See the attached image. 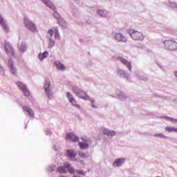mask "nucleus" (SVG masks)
Returning a JSON list of instances; mask_svg holds the SVG:
<instances>
[{"label":"nucleus","mask_w":177,"mask_h":177,"mask_svg":"<svg viewBox=\"0 0 177 177\" xmlns=\"http://www.w3.org/2000/svg\"><path fill=\"white\" fill-rule=\"evenodd\" d=\"M56 42L53 40H50L49 46L50 48H53V46L55 45Z\"/></svg>","instance_id":"cd10ccee"},{"label":"nucleus","mask_w":177,"mask_h":177,"mask_svg":"<svg viewBox=\"0 0 177 177\" xmlns=\"http://www.w3.org/2000/svg\"><path fill=\"white\" fill-rule=\"evenodd\" d=\"M28 113L29 115H30V117H34V111H32V109H30Z\"/></svg>","instance_id":"7c9ffc66"},{"label":"nucleus","mask_w":177,"mask_h":177,"mask_svg":"<svg viewBox=\"0 0 177 177\" xmlns=\"http://www.w3.org/2000/svg\"><path fill=\"white\" fill-rule=\"evenodd\" d=\"M83 142H79V147L82 150H85L86 149H88L89 147V143H91V141L89 140H86V138L82 137L81 138Z\"/></svg>","instance_id":"1a4fd4ad"},{"label":"nucleus","mask_w":177,"mask_h":177,"mask_svg":"<svg viewBox=\"0 0 177 177\" xmlns=\"http://www.w3.org/2000/svg\"><path fill=\"white\" fill-rule=\"evenodd\" d=\"M75 172H77V174L79 175H85V172H84L82 170H76Z\"/></svg>","instance_id":"c85d7f7f"},{"label":"nucleus","mask_w":177,"mask_h":177,"mask_svg":"<svg viewBox=\"0 0 177 177\" xmlns=\"http://www.w3.org/2000/svg\"><path fill=\"white\" fill-rule=\"evenodd\" d=\"M66 168L70 174H75V170L68 163H66Z\"/></svg>","instance_id":"393cba45"},{"label":"nucleus","mask_w":177,"mask_h":177,"mask_svg":"<svg viewBox=\"0 0 177 177\" xmlns=\"http://www.w3.org/2000/svg\"><path fill=\"white\" fill-rule=\"evenodd\" d=\"M154 136H155V138H167L164 134H162V133H158V134H155L154 135Z\"/></svg>","instance_id":"a878e982"},{"label":"nucleus","mask_w":177,"mask_h":177,"mask_svg":"<svg viewBox=\"0 0 177 177\" xmlns=\"http://www.w3.org/2000/svg\"><path fill=\"white\" fill-rule=\"evenodd\" d=\"M164 44L169 50H176L177 49V42L174 40H165Z\"/></svg>","instance_id":"20e7f679"},{"label":"nucleus","mask_w":177,"mask_h":177,"mask_svg":"<svg viewBox=\"0 0 177 177\" xmlns=\"http://www.w3.org/2000/svg\"><path fill=\"white\" fill-rule=\"evenodd\" d=\"M8 66L10 68V73H12V74H13L14 75H16V74H17V70L15 68L13 65V61L9 60Z\"/></svg>","instance_id":"4468645a"},{"label":"nucleus","mask_w":177,"mask_h":177,"mask_svg":"<svg viewBox=\"0 0 177 177\" xmlns=\"http://www.w3.org/2000/svg\"><path fill=\"white\" fill-rule=\"evenodd\" d=\"M129 34L134 41H143V39H145L143 33L139 31H130Z\"/></svg>","instance_id":"7ed1b4c3"},{"label":"nucleus","mask_w":177,"mask_h":177,"mask_svg":"<svg viewBox=\"0 0 177 177\" xmlns=\"http://www.w3.org/2000/svg\"><path fill=\"white\" fill-rule=\"evenodd\" d=\"M57 172L59 174H66L67 172V167H66V164L64 166H61L57 169Z\"/></svg>","instance_id":"aec40b11"},{"label":"nucleus","mask_w":177,"mask_h":177,"mask_svg":"<svg viewBox=\"0 0 177 177\" xmlns=\"http://www.w3.org/2000/svg\"><path fill=\"white\" fill-rule=\"evenodd\" d=\"M91 103H93V102H95V100H91Z\"/></svg>","instance_id":"f704fd0d"},{"label":"nucleus","mask_w":177,"mask_h":177,"mask_svg":"<svg viewBox=\"0 0 177 177\" xmlns=\"http://www.w3.org/2000/svg\"><path fill=\"white\" fill-rule=\"evenodd\" d=\"M66 97L70 103L72 104V106L78 109H81V106L79 105L77 100H75V98H74V96H73V95H71L70 92L66 93Z\"/></svg>","instance_id":"423d86ee"},{"label":"nucleus","mask_w":177,"mask_h":177,"mask_svg":"<svg viewBox=\"0 0 177 177\" xmlns=\"http://www.w3.org/2000/svg\"><path fill=\"white\" fill-rule=\"evenodd\" d=\"M19 49L21 52H26V50H27V46H26V43H20L19 44Z\"/></svg>","instance_id":"4be33fe9"},{"label":"nucleus","mask_w":177,"mask_h":177,"mask_svg":"<svg viewBox=\"0 0 177 177\" xmlns=\"http://www.w3.org/2000/svg\"><path fill=\"white\" fill-rule=\"evenodd\" d=\"M48 34H49L50 37H53V34H55V39H60V34L59 33V28L57 27L48 30Z\"/></svg>","instance_id":"9d476101"},{"label":"nucleus","mask_w":177,"mask_h":177,"mask_svg":"<svg viewBox=\"0 0 177 177\" xmlns=\"http://www.w3.org/2000/svg\"><path fill=\"white\" fill-rule=\"evenodd\" d=\"M174 75H175L176 77H177V71H176V72L174 73Z\"/></svg>","instance_id":"72a5a7b5"},{"label":"nucleus","mask_w":177,"mask_h":177,"mask_svg":"<svg viewBox=\"0 0 177 177\" xmlns=\"http://www.w3.org/2000/svg\"><path fill=\"white\" fill-rule=\"evenodd\" d=\"M92 107H95V106L93 105V104H92Z\"/></svg>","instance_id":"c9c22d12"},{"label":"nucleus","mask_w":177,"mask_h":177,"mask_svg":"<svg viewBox=\"0 0 177 177\" xmlns=\"http://www.w3.org/2000/svg\"><path fill=\"white\" fill-rule=\"evenodd\" d=\"M102 133L104 135H106L107 136H115V132L113 131H110L107 129H104L102 130Z\"/></svg>","instance_id":"f3484780"},{"label":"nucleus","mask_w":177,"mask_h":177,"mask_svg":"<svg viewBox=\"0 0 177 177\" xmlns=\"http://www.w3.org/2000/svg\"><path fill=\"white\" fill-rule=\"evenodd\" d=\"M17 85L18 86V88L22 91L24 96H30V91H28V89L27 88V86H26V84H23L21 82H17Z\"/></svg>","instance_id":"0eeeda50"},{"label":"nucleus","mask_w":177,"mask_h":177,"mask_svg":"<svg viewBox=\"0 0 177 177\" xmlns=\"http://www.w3.org/2000/svg\"><path fill=\"white\" fill-rule=\"evenodd\" d=\"M124 162V159L118 158L114 161L113 166V167H121Z\"/></svg>","instance_id":"a211bd4d"},{"label":"nucleus","mask_w":177,"mask_h":177,"mask_svg":"<svg viewBox=\"0 0 177 177\" xmlns=\"http://www.w3.org/2000/svg\"><path fill=\"white\" fill-rule=\"evenodd\" d=\"M57 15H58L57 12H55V13H54V16H55V17L57 16Z\"/></svg>","instance_id":"473e14b6"},{"label":"nucleus","mask_w":177,"mask_h":177,"mask_svg":"<svg viewBox=\"0 0 177 177\" xmlns=\"http://www.w3.org/2000/svg\"><path fill=\"white\" fill-rule=\"evenodd\" d=\"M0 24L1 27H3L4 31L6 32H9V27L8 26V24H6V22L2 19V17L0 16Z\"/></svg>","instance_id":"2eb2a0df"},{"label":"nucleus","mask_w":177,"mask_h":177,"mask_svg":"<svg viewBox=\"0 0 177 177\" xmlns=\"http://www.w3.org/2000/svg\"><path fill=\"white\" fill-rule=\"evenodd\" d=\"M118 60H120L121 62V63H122V64H124V66H127V68H129V71H131L132 65L131 64L129 61L127 60L126 59H124L122 57H120L118 58Z\"/></svg>","instance_id":"f8f14e48"},{"label":"nucleus","mask_w":177,"mask_h":177,"mask_svg":"<svg viewBox=\"0 0 177 177\" xmlns=\"http://www.w3.org/2000/svg\"><path fill=\"white\" fill-rule=\"evenodd\" d=\"M23 110L24 111H27V113H28L31 109H30L28 106H24Z\"/></svg>","instance_id":"c756f323"},{"label":"nucleus","mask_w":177,"mask_h":177,"mask_svg":"<svg viewBox=\"0 0 177 177\" xmlns=\"http://www.w3.org/2000/svg\"><path fill=\"white\" fill-rule=\"evenodd\" d=\"M72 91L74 93H75L77 97L80 99H83V100H89V96L85 93L84 91L78 88V87H73Z\"/></svg>","instance_id":"f257e3e1"},{"label":"nucleus","mask_w":177,"mask_h":177,"mask_svg":"<svg viewBox=\"0 0 177 177\" xmlns=\"http://www.w3.org/2000/svg\"><path fill=\"white\" fill-rule=\"evenodd\" d=\"M25 26L28 30H30L32 32H38V30L37 29V26L33 24L32 21H30L28 19H24Z\"/></svg>","instance_id":"f03ea898"},{"label":"nucleus","mask_w":177,"mask_h":177,"mask_svg":"<svg viewBox=\"0 0 177 177\" xmlns=\"http://www.w3.org/2000/svg\"><path fill=\"white\" fill-rule=\"evenodd\" d=\"M4 48L8 56H15V50L9 42L5 43Z\"/></svg>","instance_id":"6e6552de"},{"label":"nucleus","mask_w":177,"mask_h":177,"mask_svg":"<svg viewBox=\"0 0 177 177\" xmlns=\"http://www.w3.org/2000/svg\"><path fill=\"white\" fill-rule=\"evenodd\" d=\"M43 1L47 6H48V8H50V9H55V6L53 5V3H52V2H50V1L43 0Z\"/></svg>","instance_id":"b1692460"},{"label":"nucleus","mask_w":177,"mask_h":177,"mask_svg":"<svg viewBox=\"0 0 177 177\" xmlns=\"http://www.w3.org/2000/svg\"><path fill=\"white\" fill-rule=\"evenodd\" d=\"M67 154H68V157H69L70 158H74V157L77 156V153L75 152V150L68 149Z\"/></svg>","instance_id":"412c9836"},{"label":"nucleus","mask_w":177,"mask_h":177,"mask_svg":"<svg viewBox=\"0 0 177 177\" xmlns=\"http://www.w3.org/2000/svg\"><path fill=\"white\" fill-rule=\"evenodd\" d=\"M103 13H104V12H103L102 10H100V11H99V14H100L102 17H104V16H106V15H103Z\"/></svg>","instance_id":"2f4dec72"},{"label":"nucleus","mask_w":177,"mask_h":177,"mask_svg":"<svg viewBox=\"0 0 177 177\" xmlns=\"http://www.w3.org/2000/svg\"><path fill=\"white\" fill-rule=\"evenodd\" d=\"M166 132H175L176 133H177V128L176 127H167L165 128Z\"/></svg>","instance_id":"5701e85b"},{"label":"nucleus","mask_w":177,"mask_h":177,"mask_svg":"<svg viewBox=\"0 0 177 177\" xmlns=\"http://www.w3.org/2000/svg\"><path fill=\"white\" fill-rule=\"evenodd\" d=\"M55 66L58 70H62V71H64V70H66V66H64V64H62L60 61H56L55 62Z\"/></svg>","instance_id":"dca6fc26"},{"label":"nucleus","mask_w":177,"mask_h":177,"mask_svg":"<svg viewBox=\"0 0 177 177\" xmlns=\"http://www.w3.org/2000/svg\"><path fill=\"white\" fill-rule=\"evenodd\" d=\"M115 39L119 42H127V37L121 33H115Z\"/></svg>","instance_id":"ddd939ff"},{"label":"nucleus","mask_w":177,"mask_h":177,"mask_svg":"<svg viewBox=\"0 0 177 177\" xmlns=\"http://www.w3.org/2000/svg\"><path fill=\"white\" fill-rule=\"evenodd\" d=\"M78 155L80 157H81V158H86V154L84 153V152H80Z\"/></svg>","instance_id":"bb28decb"},{"label":"nucleus","mask_w":177,"mask_h":177,"mask_svg":"<svg viewBox=\"0 0 177 177\" xmlns=\"http://www.w3.org/2000/svg\"><path fill=\"white\" fill-rule=\"evenodd\" d=\"M66 140H70L71 142H79L80 138L78 136H75L73 133H69L66 135Z\"/></svg>","instance_id":"9b49d317"},{"label":"nucleus","mask_w":177,"mask_h":177,"mask_svg":"<svg viewBox=\"0 0 177 177\" xmlns=\"http://www.w3.org/2000/svg\"><path fill=\"white\" fill-rule=\"evenodd\" d=\"M49 56V53L46 51L44 52V53H39V59L42 62L44 59H46Z\"/></svg>","instance_id":"6ab92c4d"},{"label":"nucleus","mask_w":177,"mask_h":177,"mask_svg":"<svg viewBox=\"0 0 177 177\" xmlns=\"http://www.w3.org/2000/svg\"><path fill=\"white\" fill-rule=\"evenodd\" d=\"M44 89L46 95H47L48 99H50L52 97V89H50V80H49V78L45 80Z\"/></svg>","instance_id":"39448f33"}]
</instances>
